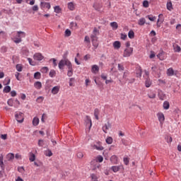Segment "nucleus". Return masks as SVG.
Segmentation results:
<instances>
[{
  "label": "nucleus",
  "mask_w": 181,
  "mask_h": 181,
  "mask_svg": "<svg viewBox=\"0 0 181 181\" xmlns=\"http://www.w3.org/2000/svg\"><path fill=\"white\" fill-rule=\"evenodd\" d=\"M158 121L162 122V121H165V115H163V113H158Z\"/></svg>",
  "instance_id": "6ab92c4d"
},
{
  "label": "nucleus",
  "mask_w": 181,
  "mask_h": 181,
  "mask_svg": "<svg viewBox=\"0 0 181 181\" xmlns=\"http://www.w3.org/2000/svg\"><path fill=\"white\" fill-rule=\"evenodd\" d=\"M165 139H166L168 144H170L173 141L172 136H165Z\"/></svg>",
  "instance_id": "09e8293b"
},
{
  "label": "nucleus",
  "mask_w": 181,
  "mask_h": 181,
  "mask_svg": "<svg viewBox=\"0 0 181 181\" xmlns=\"http://www.w3.org/2000/svg\"><path fill=\"white\" fill-rule=\"evenodd\" d=\"M123 160H124V165H129V159H128V158H124Z\"/></svg>",
  "instance_id": "3c124183"
},
{
  "label": "nucleus",
  "mask_w": 181,
  "mask_h": 181,
  "mask_svg": "<svg viewBox=\"0 0 181 181\" xmlns=\"http://www.w3.org/2000/svg\"><path fill=\"white\" fill-rule=\"evenodd\" d=\"M118 70H119V71H124V70H125L124 65H122L121 64H118Z\"/></svg>",
  "instance_id": "49530a36"
},
{
  "label": "nucleus",
  "mask_w": 181,
  "mask_h": 181,
  "mask_svg": "<svg viewBox=\"0 0 181 181\" xmlns=\"http://www.w3.org/2000/svg\"><path fill=\"white\" fill-rule=\"evenodd\" d=\"M7 104L9 105V107H13V99H9L7 101Z\"/></svg>",
  "instance_id": "a18cd8bd"
},
{
  "label": "nucleus",
  "mask_w": 181,
  "mask_h": 181,
  "mask_svg": "<svg viewBox=\"0 0 181 181\" xmlns=\"http://www.w3.org/2000/svg\"><path fill=\"white\" fill-rule=\"evenodd\" d=\"M16 69L17 71H22V70H23V66H22V64H18L16 66Z\"/></svg>",
  "instance_id": "2f4dec72"
},
{
  "label": "nucleus",
  "mask_w": 181,
  "mask_h": 181,
  "mask_svg": "<svg viewBox=\"0 0 181 181\" xmlns=\"http://www.w3.org/2000/svg\"><path fill=\"white\" fill-rule=\"evenodd\" d=\"M113 47L115 49H119V47H121V42L119 41H115L113 43Z\"/></svg>",
  "instance_id": "412c9836"
},
{
  "label": "nucleus",
  "mask_w": 181,
  "mask_h": 181,
  "mask_svg": "<svg viewBox=\"0 0 181 181\" xmlns=\"http://www.w3.org/2000/svg\"><path fill=\"white\" fill-rule=\"evenodd\" d=\"M40 77H41V74H40V72H35V73L34 74V78H35L36 80L40 79Z\"/></svg>",
  "instance_id": "7c9ffc66"
},
{
  "label": "nucleus",
  "mask_w": 181,
  "mask_h": 181,
  "mask_svg": "<svg viewBox=\"0 0 181 181\" xmlns=\"http://www.w3.org/2000/svg\"><path fill=\"white\" fill-rule=\"evenodd\" d=\"M136 74V77H139H139H142V69H141V68H139V69L137 70Z\"/></svg>",
  "instance_id": "e433bc0d"
},
{
  "label": "nucleus",
  "mask_w": 181,
  "mask_h": 181,
  "mask_svg": "<svg viewBox=\"0 0 181 181\" xmlns=\"http://www.w3.org/2000/svg\"><path fill=\"white\" fill-rule=\"evenodd\" d=\"M148 98H156V94L151 93L150 94H148Z\"/></svg>",
  "instance_id": "603ef678"
},
{
  "label": "nucleus",
  "mask_w": 181,
  "mask_h": 181,
  "mask_svg": "<svg viewBox=\"0 0 181 181\" xmlns=\"http://www.w3.org/2000/svg\"><path fill=\"white\" fill-rule=\"evenodd\" d=\"M16 121H18L20 124L23 122V113L19 112V114H16L15 115Z\"/></svg>",
  "instance_id": "39448f33"
},
{
  "label": "nucleus",
  "mask_w": 181,
  "mask_h": 181,
  "mask_svg": "<svg viewBox=\"0 0 181 181\" xmlns=\"http://www.w3.org/2000/svg\"><path fill=\"white\" fill-rule=\"evenodd\" d=\"M26 36V33L23 31H18L17 32V35L16 37L18 39H22V37H25Z\"/></svg>",
  "instance_id": "f8f14e48"
},
{
  "label": "nucleus",
  "mask_w": 181,
  "mask_h": 181,
  "mask_svg": "<svg viewBox=\"0 0 181 181\" xmlns=\"http://www.w3.org/2000/svg\"><path fill=\"white\" fill-rule=\"evenodd\" d=\"M69 54V51H66V52L63 55L64 60H69L67 59V55Z\"/></svg>",
  "instance_id": "bf43d9fd"
},
{
  "label": "nucleus",
  "mask_w": 181,
  "mask_h": 181,
  "mask_svg": "<svg viewBox=\"0 0 181 181\" xmlns=\"http://www.w3.org/2000/svg\"><path fill=\"white\" fill-rule=\"evenodd\" d=\"M93 35H90V37H98L97 36H98V35H100V31L98 30V29H97V28H95L93 29Z\"/></svg>",
  "instance_id": "4468645a"
},
{
  "label": "nucleus",
  "mask_w": 181,
  "mask_h": 181,
  "mask_svg": "<svg viewBox=\"0 0 181 181\" xmlns=\"http://www.w3.org/2000/svg\"><path fill=\"white\" fill-rule=\"evenodd\" d=\"M146 18H148V19L149 21H151V22H153V21H155L156 20V17L151 16V15L146 16Z\"/></svg>",
  "instance_id": "473e14b6"
},
{
  "label": "nucleus",
  "mask_w": 181,
  "mask_h": 181,
  "mask_svg": "<svg viewBox=\"0 0 181 181\" xmlns=\"http://www.w3.org/2000/svg\"><path fill=\"white\" fill-rule=\"evenodd\" d=\"M15 158V154L11 153L7 155L8 160H12Z\"/></svg>",
  "instance_id": "bb28decb"
},
{
  "label": "nucleus",
  "mask_w": 181,
  "mask_h": 181,
  "mask_svg": "<svg viewBox=\"0 0 181 181\" xmlns=\"http://www.w3.org/2000/svg\"><path fill=\"white\" fill-rule=\"evenodd\" d=\"M167 9L168 11H172L173 9V6H172V1H168L167 2Z\"/></svg>",
  "instance_id": "cd10ccee"
},
{
  "label": "nucleus",
  "mask_w": 181,
  "mask_h": 181,
  "mask_svg": "<svg viewBox=\"0 0 181 181\" xmlns=\"http://www.w3.org/2000/svg\"><path fill=\"white\" fill-rule=\"evenodd\" d=\"M134 52V48L132 47H129L124 49V52L123 53V57H129L131 54H132V52Z\"/></svg>",
  "instance_id": "20e7f679"
},
{
  "label": "nucleus",
  "mask_w": 181,
  "mask_h": 181,
  "mask_svg": "<svg viewBox=\"0 0 181 181\" xmlns=\"http://www.w3.org/2000/svg\"><path fill=\"white\" fill-rule=\"evenodd\" d=\"M145 86L147 88H148V87H151V86H152V81H151V79H149L148 78L146 79Z\"/></svg>",
  "instance_id": "a211bd4d"
},
{
  "label": "nucleus",
  "mask_w": 181,
  "mask_h": 181,
  "mask_svg": "<svg viewBox=\"0 0 181 181\" xmlns=\"http://www.w3.org/2000/svg\"><path fill=\"white\" fill-rule=\"evenodd\" d=\"M35 159H36V156L35 155V153H31L30 156L29 158V160L30 162H35Z\"/></svg>",
  "instance_id": "a878e982"
},
{
  "label": "nucleus",
  "mask_w": 181,
  "mask_h": 181,
  "mask_svg": "<svg viewBox=\"0 0 181 181\" xmlns=\"http://www.w3.org/2000/svg\"><path fill=\"white\" fill-rule=\"evenodd\" d=\"M110 128H111V124H110V122H107V124H105L103 127V132H105V134H107V131H108V129H110Z\"/></svg>",
  "instance_id": "6e6552de"
},
{
  "label": "nucleus",
  "mask_w": 181,
  "mask_h": 181,
  "mask_svg": "<svg viewBox=\"0 0 181 181\" xmlns=\"http://www.w3.org/2000/svg\"><path fill=\"white\" fill-rule=\"evenodd\" d=\"M84 42H86V43H90V37L86 36L84 39Z\"/></svg>",
  "instance_id": "0e129e2a"
},
{
  "label": "nucleus",
  "mask_w": 181,
  "mask_h": 181,
  "mask_svg": "<svg viewBox=\"0 0 181 181\" xmlns=\"http://www.w3.org/2000/svg\"><path fill=\"white\" fill-rule=\"evenodd\" d=\"M22 42V38H18V37L14 40V43H21Z\"/></svg>",
  "instance_id": "13d9d810"
},
{
  "label": "nucleus",
  "mask_w": 181,
  "mask_h": 181,
  "mask_svg": "<svg viewBox=\"0 0 181 181\" xmlns=\"http://www.w3.org/2000/svg\"><path fill=\"white\" fill-rule=\"evenodd\" d=\"M59 91H60V86H54L52 89V93L53 94H57V93H59Z\"/></svg>",
  "instance_id": "2eb2a0df"
},
{
  "label": "nucleus",
  "mask_w": 181,
  "mask_h": 181,
  "mask_svg": "<svg viewBox=\"0 0 181 181\" xmlns=\"http://www.w3.org/2000/svg\"><path fill=\"white\" fill-rule=\"evenodd\" d=\"M40 6L42 8H47L48 9H50V8H51L50 3H46V2H43V1L40 2Z\"/></svg>",
  "instance_id": "9b49d317"
},
{
  "label": "nucleus",
  "mask_w": 181,
  "mask_h": 181,
  "mask_svg": "<svg viewBox=\"0 0 181 181\" xmlns=\"http://www.w3.org/2000/svg\"><path fill=\"white\" fill-rule=\"evenodd\" d=\"M106 143L108 144V145H111L112 144V137L109 136L106 139Z\"/></svg>",
  "instance_id": "58836bf2"
},
{
  "label": "nucleus",
  "mask_w": 181,
  "mask_h": 181,
  "mask_svg": "<svg viewBox=\"0 0 181 181\" xmlns=\"http://www.w3.org/2000/svg\"><path fill=\"white\" fill-rule=\"evenodd\" d=\"M90 177L92 180H97V175L95 174H91Z\"/></svg>",
  "instance_id": "680f3d73"
},
{
  "label": "nucleus",
  "mask_w": 181,
  "mask_h": 181,
  "mask_svg": "<svg viewBox=\"0 0 181 181\" xmlns=\"http://www.w3.org/2000/svg\"><path fill=\"white\" fill-rule=\"evenodd\" d=\"M92 40V45L94 46L95 49L98 47V37H90Z\"/></svg>",
  "instance_id": "0eeeda50"
},
{
  "label": "nucleus",
  "mask_w": 181,
  "mask_h": 181,
  "mask_svg": "<svg viewBox=\"0 0 181 181\" xmlns=\"http://www.w3.org/2000/svg\"><path fill=\"white\" fill-rule=\"evenodd\" d=\"M112 170L115 173L119 171V166H112Z\"/></svg>",
  "instance_id": "37998d69"
},
{
  "label": "nucleus",
  "mask_w": 181,
  "mask_h": 181,
  "mask_svg": "<svg viewBox=\"0 0 181 181\" xmlns=\"http://www.w3.org/2000/svg\"><path fill=\"white\" fill-rule=\"evenodd\" d=\"M76 156L78 159H83L84 158V154L82 152H78Z\"/></svg>",
  "instance_id": "ea45409f"
},
{
  "label": "nucleus",
  "mask_w": 181,
  "mask_h": 181,
  "mask_svg": "<svg viewBox=\"0 0 181 181\" xmlns=\"http://www.w3.org/2000/svg\"><path fill=\"white\" fill-rule=\"evenodd\" d=\"M34 87H35V88L37 90H40L42 88V83L40 81H36L34 83Z\"/></svg>",
  "instance_id": "f3484780"
},
{
  "label": "nucleus",
  "mask_w": 181,
  "mask_h": 181,
  "mask_svg": "<svg viewBox=\"0 0 181 181\" xmlns=\"http://www.w3.org/2000/svg\"><path fill=\"white\" fill-rule=\"evenodd\" d=\"M4 93H11V86H6L3 90Z\"/></svg>",
  "instance_id": "f704fd0d"
},
{
  "label": "nucleus",
  "mask_w": 181,
  "mask_h": 181,
  "mask_svg": "<svg viewBox=\"0 0 181 181\" xmlns=\"http://www.w3.org/2000/svg\"><path fill=\"white\" fill-rule=\"evenodd\" d=\"M11 97H16V91L12 90L11 92Z\"/></svg>",
  "instance_id": "338daca9"
},
{
  "label": "nucleus",
  "mask_w": 181,
  "mask_h": 181,
  "mask_svg": "<svg viewBox=\"0 0 181 181\" xmlns=\"http://www.w3.org/2000/svg\"><path fill=\"white\" fill-rule=\"evenodd\" d=\"M49 77H56V71L54 69H52L49 71Z\"/></svg>",
  "instance_id": "4c0bfd02"
},
{
  "label": "nucleus",
  "mask_w": 181,
  "mask_h": 181,
  "mask_svg": "<svg viewBox=\"0 0 181 181\" xmlns=\"http://www.w3.org/2000/svg\"><path fill=\"white\" fill-rule=\"evenodd\" d=\"M38 145H39L40 146H43L45 145V141H43V140H42V139H40V140L38 141Z\"/></svg>",
  "instance_id": "5fc2aeb1"
},
{
  "label": "nucleus",
  "mask_w": 181,
  "mask_h": 181,
  "mask_svg": "<svg viewBox=\"0 0 181 181\" xmlns=\"http://www.w3.org/2000/svg\"><path fill=\"white\" fill-rule=\"evenodd\" d=\"M174 73H175V71H173V68H170L167 71L168 76H173Z\"/></svg>",
  "instance_id": "c85d7f7f"
},
{
  "label": "nucleus",
  "mask_w": 181,
  "mask_h": 181,
  "mask_svg": "<svg viewBox=\"0 0 181 181\" xmlns=\"http://www.w3.org/2000/svg\"><path fill=\"white\" fill-rule=\"evenodd\" d=\"M34 59L40 62L45 59V57L41 53H35L33 56Z\"/></svg>",
  "instance_id": "423d86ee"
},
{
  "label": "nucleus",
  "mask_w": 181,
  "mask_h": 181,
  "mask_svg": "<svg viewBox=\"0 0 181 181\" xmlns=\"http://www.w3.org/2000/svg\"><path fill=\"white\" fill-rule=\"evenodd\" d=\"M54 12H56V13H62V8H60L59 6H54Z\"/></svg>",
  "instance_id": "c756f323"
},
{
  "label": "nucleus",
  "mask_w": 181,
  "mask_h": 181,
  "mask_svg": "<svg viewBox=\"0 0 181 181\" xmlns=\"http://www.w3.org/2000/svg\"><path fill=\"white\" fill-rule=\"evenodd\" d=\"M145 23H146V20L145 19V18H141L138 21V25H139V26H144Z\"/></svg>",
  "instance_id": "dca6fc26"
},
{
  "label": "nucleus",
  "mask_w": 181,
  "mask_h": 181,
  "mask_svg": "<svg viewBox=\"0 0 181 181\" xmlns=\"http://www.w3.org/2000/svg\"><path fill=\"white\" fill-rule=\"evenodd\" d=\"M65 66H66L69 69L67 76L69 77H71L73 76V65L69 59H65Z\"/></svg>",
  "instance_id": "f257e3e1"
},
{
  "label": "nucleus",
  "mask_w": 181,
  "mask_h": 181,
  "mask_svg": "<svg viewBox=\"0 0 181 181\" xmlns=\"http://www.w3.org/2000/svg\"><path fill=\"white\" fill-rule=\"evenodd\" d=\"M100 70V68H98V66L97 65H93L92 66V72L94 73V71H98Z\"/></svg>",
  "instance_id": "a19ab883"
},
{
  "label": "nucleus",
  "mask_w": 181,
  "mask_h": 181,
  "mask_svg": "<svg viewBox=\"0 0 181 181\" xmlns=\"http://www.w3.org/2000/svg\"><path fill=\"white\" fill-rule=\"evenodd\" d=\"M175 52H180L181 48H180V47L179 45H177V47H175Z\"/></svg>",
  "instance_id": "774afa93"
},
{
  "label": "nucleus",
  "mask_w": 181,
  "mask_h": 181,
  "mask_svg": "<svg viewBox=\"0 0 181 181\" xmlns=\"http://www.w3.org/2000/svg\"><path fill=\"white\" fill-rule=\"evenodd\" d=\"M45 156H53V153H52V150H48L45 152Z\"/></svg>",
  "instance_id": "c03bdc74"
},
{
  "label": "nucleus",
  "mask_w": 181,
  "mask_h": 181,
  "mask_svg": "<svg viewBox=\"0 0 181 181\" xmlns=\"http://www.w3.org/2000/svg\"><path fill=\"white\" fill-rule=\"evenodd\" d=\"M40 71L45 74L49 71V68L47 66H44L41 69Z\"/></svg>",
  "instance_id": "c9c22d12"
},
{
  "label": "nucleus",
  "mask_w": 181,
  "mask_h": 181,
  "mask_svg": "<svg viewBox=\"0 0 181 181\" xmlns=\"http://www.w3.org/2000/svg\"><path fill=\"white\" fill-rule=\"evenodd\" d=\"M143 6L144 8H148V6H149V1H148L147 0L144 1Z\"/></svg>",
  "instance_id": "de8ad7c7"
},
{
  "label": "nucleus",
  "mask_w": 181,
  "mask_h": 181,
  "mask_svg": "<svg viewBox=\"0 0 181 181\" xmlns=\"http://www.w3.org/2000/svg\"><path fill=\"white\" fill-rule=\"evenodd\" d=\"M65 36H66V37H69V36H71V31L69 29H66L65 30Z\"/></svg>",
  "instance_id": "79ce46f5"
},
{
  "label": "nucleus",
  "mask_w": 181,
  "mask_h": 181,
  "mask_svg": "<svg viewBox=\"0 0 181 181\" xmlns=\"http://www.w3.org/2000/svg\"><path fill=\"white\" fill-rule=\"evenodd\" d=\"M16 159H22V156L19 153H16L15 156Z\"/></svg>",
  "instance_id": "69168bd1"
},
{
  "label": "nucleus",
  "mask_w": 181,
  "mask_h": 181,
  "mask_svg": "<svg viewBox=\"0 0 181 181\" xmlns=\"http://www.w3.org/2000/svg\"><path fill=\"white\" fill-rule=\"evenodd\" d=\"M158 97H159L160 100H165V95L162 93H158Z\"/></svg>",
  "instance_id": "864d4df0"
},
{
  "label": "nucleus",
  "mask_w": 181,
  "mask_h": 181,
  "mask_svg": "<svg viewBox=\"0 0 181 181\" xmlns=\"http://www.w3.org/2000/svg\"><path fill=\"white\" fill-rule=\"evenodd\" d=\"M163 109H164V110H169V108H170V104L169 103L168 101H165V102L163 103Z\"/></svg>",
  "instance_id": "aec40b11"
},
{
  "label": "nucleus",
  "mask_w": 181,
  "mask_h": 181,
  "mask_svg": "<svg viewBox=\"0 0 181 181\" xmlns=\"http://www.w3.org/2000/svg\"><path fill=\"white\" fill-rule=\"evenodd\" d=\"M85 125L86 127H88V129H91V127H93V122H91V118L88 115L86 116Z\"/></svg>",
  "instance_id": "7ed1b4c3"
},
{
  "label": "nucleus",
  "mask_w": 181,
  "mask_h": 181,
  "mask_svg": "<svg viewBox=\"0 0 181 181\" xmlns=\"http://www.w3.org/2000/svg\"><path fill=\"white\" fill-rule=\"evenodd\" d=\"M163 16V14H159L158 15V19L157 21V26L158 28H160V23H163V18L162 17Z\"/></svg>",
  "instance_id": "9d476101"
},
{
  "label": "nucleus",
  "mask_w": 181,
  "mask_h": 181,
  "mask_svg": "<svg viewBox=\"0 0 181 181\" xmlns=\"http://www.w3.org/2000/svg\"><path fill=\"white\" fill-rule=\"evenodd\" d=\"M97 161L99 162L100 163H101V162H103V160H104V158H103V156H98L97 158Z\"/></svg>",
  "instance_id": "8fccbe9b"
},
{
  "label": "nucleus",
  "mask_w": 181,
  "mask_h": 181,
  "mask_svg": "<svg viewBox=\"0 0 181 181\" xmlns=\"http://www.w3.org/2000/svg\"><path fill=\"white\" fill-rule=\"evenodd\" d=\"M1 138L5 141L8 138V134H1Z\"/></svg>",
  "instance_id": "e2e57ef3"
},
{
  "label": "nucleus",
  "mask_w": 181,
  "mask_h": 181,
  "mask_svg": "<svg viewBox=\"0 0 181 181\" xmlns=\"http://www.w3.org/2000/svg\"><path fill=\"white\" fill-rule=\"evenodd\" d=\"M68 8L70 9V11H74V4H73V2L69 3Z\"/></svg>",
  "instance_id": "72a5a7b5"
},
{
  "label": "nucleus",
  "mask_w": 181,
  "mask_h": 181,
  "mask_svg": "<svg viewBox=\"0 0 181 181\" xmlns=\"http://www.w3.org/2000/svg\"><path fill=\"white\" fill-rule=\"evenodd\" d=\"M110 26L112 28V29H115V30L118 29V23L117 22L110 23Z\"/></svg>",
  "instance_id": "393cba45"
},
{
  "label": "nucleus",
  "mask_w": 181,
  "mask_h": 181,
  "mask_svg": "<svg viewBox=\"0 0 181 181\" xmlns=\"http://www.w3.org/2000/svg\"><path fill=\"white\" fill-rule=\"evenodd\" d=\"M33 125H34V127H37V125H39V118H37V117L33 118Z\"/></svg>",
  "instance_id": "5701e85b"
},
{
  "label": "nucleus",
  "mask_w": 181,
  "mask_h": 181,
  "mask_svg": "<svg viewBox=\"0 0 181 181\" xmlns=\"http://www.w3.org/2000/svg\"><path fill=\"white\" fill-rule=\"evenodd\" d=\"M94 115H95V119H99L98 115H100V110L98 108L95 109Z\"/></svg>",
  "instance_id": "4be33fe9"
},
{
  "label": "nucleus",
  "mask_w": 181,
  "mask_h": 181,
  "mask_svg": "<svg viewBox=\"0 0 181 181\" xmlns=\"http://www.w3.org/2000/svg\"><path fill=\"white\" fill-rule=\"evenodd\" d=\"M44 99L45 98H43V96H40L37 98V103H42V101H43Z\"/></svg>",
  "instance_id": "052dcab7"
},
{
  "label": "nucleus",
  "mask_w": 181,
  "mask_h": 181,
  "mask_svg": "<svg viewBox=\"0 0 181 181\" xmlns=\"http://www.w3.org/2000/svg\"><path fill=\"white\" fill-rule=\"evenodd\" d=\"M0 166L1 168V170H0V179L4 177V173H5V164H4V156L1 154L0 156Z\"/></svg>",
  "instance_id": "f03ea898"
},
{
  "label": "nucleus",
  "mask_w": 181,
  "mask_h": 181,
  "mask_svg": "<svg viewBox=\"0 0 181 181\" xmlns=\"http://www.w3.org/2000/svg\"><path fill=\"white\" fill-rule=\"evenodd\" d=\"M110 161L112 162V163L117 165V163H118V157L115 155L112 156L110 158Z\"/></svg>",
  "instance_id": "ddd939ff"
},
{
  "label": "nucleus",
  "mask_w": 181,
  "mask_h": 181,
  "mask_svg": "<svg viewBox=\"0 0 181 181\" xmlns=\"http://www.w3.org/2000/svg\"><path fill=\"white\" fill-rule=\"evenodd\" d=\"M128 37L129 39H134L135 37V33L132 30L129 31Z\"/></svg>",
  "instance_id": "b1692460"
},
{
  "label": "nucleus",
  "mask_w": 181,
  "mask_h": 181,
  "mask_svg": "<svg viewBox=\"0 0 181 181\" xmlns=\"http://www.w3.org/2000/svg\"><path fill=\"white\" fill-rule=\"evenodd\" d=\"M65 65L66 59H62L58 64L59 69H60V70H63V69H64Z\"/></svg>",
  "instance_id": "1a4fd4ad"
},
{
  "label": "nucleus",
  "mask_w": 181,
  "mask_h": 181,
  "mask_svg": "<svg viewBox=\"0 0 181 181\" xmlns=\"http://www.w3.org/2000/svg\"><path fill=\"white\" fill-rule=\"evenodd\" d=\"M4 83H4L5 86H8V84L11 83V79L9 78H6Z\"/></svg>",
  "instance_id": "4d7b16f0"
},
{
  "label": "nucleus",
  "mask_w": 181,
  "mask_h": 181,
  "mask_svg": "<svg viewBox=\"0 0 181 181\" xmlns=\"http://www.w3.org/2000/svg\"><path fill=\"white\" fill-rule=\"evenodd\" d=\"M127 34L121 33V39L122 40H127Z\"/></svg>",
  "instance_id": "6e6d98bb"
}]
</instances>
